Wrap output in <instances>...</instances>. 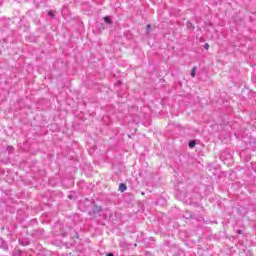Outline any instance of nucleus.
Returning a JSON list of instances; mask_svg holds the SVG:
<instances>
[{
    "label": "nucleus",
    "mask_w": 256,
    "mask_h": 256,
    "mask_svg": "<svg viewBox=\"0 0 256 256\" xmlns=\"http://www.w3.org/2000/svg\"><path fill=\"white\" fill-rule=\"evenodd\" d=\"M107 256H115V255H113V253H109V254H107Z\"/></svg>",
    "instance_id": "1a4fd4ad"
},
{
    "label": "nucleus",
    "mask_w": 256,
    "mask_h": 256,
    "mask_svg": "<svg viewBox=\"0 0 256 256\" xmlns=\"http://www.w3.org/2000/svg\"><path fill=\"white\" fill-rule=\"evenodd\" d=\"M196 73H197V67H193L191 71V77H195Z\"/></svg>",
    "instance_id": "7ed1b4c3"
},
{
    "label": "nucleus",
    "mask_w": 256,
    "mask_h": 256,
    "mask_svg": "<svg viewBox=\"0 0 256 256\" xmlns=\"http://www.w3.org/2000/svg\"><path fill=\"white\" fill-rule=\"evenodd\" d=\"M48 15H50L51 17H53V12H52V11L48 12Z\"/></svg>",
    "instance_id": "423d86ee"
},
{
    "label": "nucleus",
    "mask_w": 256,
    "mask_h": 256,
    "mask_svg": "<svg viewBox=\"0 0 256 256\" xmlns=\"http://www.w3.org/2000/svg\"><path fill=\"white\" fill-rule=\"evenodd\" d=\"M119 191H121V193L127 191V185H125V184H120V185H119Z\"/></svg>",
    "instance_id": "f257e3e1"
},
{
    "label": "nucleus",
    "mask_w": 256,
    "mask_h": 256,
    "mask_svg": "<svg viewBox=\"0 0 256 256\" xmlns=\"http://www.w3.org/2000/svg\"><path fill=\"white\" fill-rule=\"evenodd\" d=\"M147 30H148V31L151 30V25H147Z\"/></svg>",
    "instance_id": "0eeeda50"
},
{
    "label": "nucleus",
    "mask_w": 256,
    "mask_h": 256,
    "mask_svg": "<svg viewBox=\"0 0 256 256\" xmlns=\"http://www.w3.org/2000/svg\"><path fill=\"white\" fill-rule=\"evenodd\" d=\"M196 145H197V142H195V141H190L189 142L190 149H193V147H195Z\"/></svg>",
    "instance_id": "20e7f679"
},
{
    "label": "nucleus",
    "mask_w": 256,
    "mask_h": 256,
    "mask_svg": "<svg viewBox=\"0 0 256 256\" xmlns=\"http://www.w3.org/2000/svg\"><path fill=\"white\" fill-rule=\"evenodd\" d=\"M8 151H13V148L12 147H8Z\"/></svg>",
    "instance_id": "6e6552de"
},
{
    "label": "nucleus",
    "mask_w": 256,
    "mask_h": 256,
    "mask_svg": "<svg viewBox=\"0 0 256 256\" xmlns=\"http://www.w3.org/2000/svg\"><path fill=\"white\" fill-rule=\"evenodd\" d=\"M204 49H209V44H205Z\"/></svg>",
    "instance_id": "39448f33"
},
{
    "label": "nucleus",
    "mask_w": 256,
    "mask_h": 256,
    "mask_svg": "<svg viewBox=\"0 0 256 256\" xmlns=\"http://www.w3.org/2000/svg\"><path fill=\"white\" fill-rule=\"evenodd\" d=\"M104 21L105 23H107L108 25H111V18L109 16H105L104 17Z\"/></svg>",
    "instance_id": "f03ea898"
}]
</instances>
